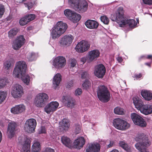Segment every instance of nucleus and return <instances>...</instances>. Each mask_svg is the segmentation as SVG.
I'll list each match as a JSON object with an SVG mask.
<instances>
[{
	"label": "nucleus",
	"instance_id": "20e7f679",
	"mask_svg": "<svg viewBox=\"0 0 152 152\" xmlns=\"http://www.w3.org/2000/svg\"><path fill=\"white\" fill-rule=\"evenodd\" d=\"M97 95L99 100L103 102H107L110 99V93L104 86H99L97 89Z\"/></svg>",
	"mask_w": 152,
	"mask_h": 152
},
{
	"label": "nucleus",
	"instance_id": "9b49d317",
	"mask_svg": "<svg viewBox=\"0 0 152 152\" xmlns=\"http://www.w3.org/2000/svg\"><path fill=\"white\" fill-rule=\"evenodd\" d=\"M131 118L134 124L142 127L146 126V122L140 116L135 113L131 114Z\"/></svg>",
	"mask_w": 152,
	"mask_h": 152
},
{
	"label": "nucleus",
	"instance_id": "8fccbe9b",
	"mask_svg": "<svg viewBox=\"0 0 152 152\" xmlns=\"http://www.w3.org/2000/svg\"><path fill=\"white\" fill-rule=\"evenodd\" d=\"M26 7H27L28 10H30L32 8L34 4V3L33 2H28L27 3H24Z\"/></svg>",
	"mask_w": 152,
	"mask_h": 152
},
{
	"label": "nucleus",
	"instance_id": "680f3d73",
	"mask_svg": "<svg viewBox=\"0 0 152 152\" xmlns=\"http://www.w3.org/2000/svg\"><path fill=\"white\" fill-rule=\"evenodd\" d=\"M45 129L44 127H41L40 130L39 132V134L45 133Z\"/></svg>",
	"mask_w": 152,
	"mask_h": 152
},
{
	"label": "nucleus",
	"instance_id": "37998d69",
	"mask_svg": "<svg viewBox=\"0 0 152 152\" xmlns=\"http://www.w3.org/2000/svg\"><path fill=\"white\" fill-rule=\"evenodd\" d=\"M28 22L26 17L25 16L21 18L19 21V23L21 26H24Z\"/></svg>",
	"mask_w": 152,
	"mask_h": 152
},
{
	"label": "nucleus",
	"instance_id": "f3484780",
	"mask_svg": "<svg viewBox=\"0 0 152 152\" xmlns=\"http://www.w3.org/2000/svg\"><path fill=\"white\" fill-rule=\"evenodd\" d=\"M105 72L104 66L102 64H100L95 67L94 73L98 77L102 78L105 75Z\"/></svg>",
	"mask_w": 152,
	"mask_h": 152
},
{
	"label": "nucleus",
	"instance_id": "9d476101",
	"mask_svg": "<svg viewBox=\"0 0 152 152\" xmlns=\"http://www.w3.org/2000/svg\"><path fill=\"white\" fill-rule=\"evenodd\" d=\"M37 125L36 120L34 118L27 120L24 125L25 130L28 133L33 132L35 129Z\"/></svg>",
	"mask_w": 152,
	"mask_h": 152
},
{
	"label": "nucleus",
	"instance_id": "bb28decb",
	"mask_svg": "<svg viewBox=\"0 0 152 152\" xmlns=\"http://www.w3.org/2000/svg\"><path fill=\"white\" fill-rule=\"evenodd\" d=\"M141 94L146 100L149 101L152 99V93L149 91L142 90L141 91Z\"/></svg>",
	"mask_w": 152,
	"mask_h": 152
},
{
	"label": "nucleus",
	"instance_id": "79ce46f5",
	"mask_svg": "<svg viewBox=\"0 0 152 152\" xmlns=\"http://www.w3.org/2000/svg\"><path fill=\"white\" fill-rule=\"evenodd\" d=\"M82 86L84 89H87L89 88V87L91 86V83L88 80H86L83 84Z\"/></svg>",
	"mask_w": 152,
	"mask_h": 152
},
{
	"label": "nucleus",
	"instance_id": "f8f14e48",
	"mask_svg": "<svg viewBox=\"0 0 152 152\" xmlns=\"http://www.w3.org/2000/svg\"><path fill=\"white\" fill-rule=\"evenodd\" d=\"M23 93L22 86L18 84H16L12 87L11 94L15 98H20Z\"/></svg>",
	"mask_w": 152,
	"mask_h": 152
},
{
	"label": "nucleus",
	"instance_id": "4c0bfd02",
	"mask_svg": "<svg viewBox=\"0 0 152 152\" xmlns=\"http://www.w3.org/2000/svg\"><path fill=\"white\" fill-rule=\"evenodd\" d=\"M7 94V92L0 91V104L5 100Z\"/></svg>",
	"mask_w": 152,
	"mask_h": 152
},
{
	"label": "nucleus",
	"instance_id": "052dcab7",
	"mask_svg": "<svg viewBox=\"0 0 152 152\" xmlns=\"http://www.w3.org/2000/svg\"><path fill=\"white\" fill-rule=\"evenodd\" d=\"M76 61L75 59H72L71 63V66L72 67H74L76 65Z\"/></svg>",
	"mask_w": 152,
	"mask_h": 152
},
{
	"label": "nucleus",
	"instance_id": "09e8293b",
	"mask_svg": "<svg viewBox=\"0 0 152 152\" xmlns=\"http://www.w3.org/2000/svg\"><path fill=\"white\" fill-rule=\"evenodd\" d=\"M75 132L76 134L80 133L81 131V126L79 124H75Z\"/></svg>",
	"mask_w": 152,
	"mask_h": 152
},
{
	"label": "nucleus",
	"instance_id": "f257e3e1",
	"mask_svg": "<svg viewBox=\"0 0 152 152\" xmlns=\"http://www.w3.org/2000/svg\"><path fill=\"white\" fill-rule=\"evenodd\" d=\"M26 66V63L24 61H20L17 62L16 63L13 74L17 77L20 76L23 83L28 85L30 84L31 78L28 75L25 74Z\"/></svg>",
	"mask_w": 152,
	"mask_h": 152
},
{
	"label": "nucleus",
	"instance_id": "72a5a7b5",
	"mask_svg": "<svg viewBox=\"0 0 152 152\" xmlns=\"http://www.w3.org/2000/svg\"><path fill=\"white\" fill-rule=\"evenodd\" d=\"M124 21L125 23L123 25V26L126 24H128L129 26L131 27H133L136 25L135 21L134 19L126 20L124 17Z\"/></svg>",
	"mask_w": 152,
	"mask_h": 152
},
{
	"label": "nucleus",
	"instance_id": "a19ab883",
	"mask_svg": "<svg viewBox=\"0 0 152 152\" xmlns=\"http://www.w3.org/2000/svg\"><path fill=\"white\" fill-rule=\"evenodd\" d=\"M45 111L48 114H50V112L54 111L50 105H49V103L46 105L45 107Z\"/></svg>",
	"mask_w": 152,
	"mask_h": 152
},
{
	"label": "nucleus",
	"instance_id": "e2e57ef3",
	"mask_svg": "<svg viewBox=\"0 0 152 152\" xmlns=\"http://www.w3.org/2000/svg\"><path fill=\"white\" fill-rule=\"evenodd\" d=\"M114 145V142L113 141H110V143L107 145V148H110L112 147Z\"/></svg>",
	"mask_w": 152,
	"mask_h": 152
},
{
	"label": "nucleus",
	"instance_id": "bf43d9fd",
	"mask_svg": "<svg viewBox=\"0 0 152 152\" xmlns=\"http://www.w3.org/2000/svg\"><path fill=\"white\" fill-rule=\"evenodd\" d=\"M143 2L145 4L151 5L152 4V0H142Z\"/></svg>",
	"mask_w": 152,
	"mask_h": 152
},
{
	"label": "nucleus",
	"instance_id": "338daca9",
	"mask_svg": "<svg viewBox=\"0 0 152 152\" xmlns=\"http://www.w3.org/2000/svg\"><path fill=\"white\" fill-rule=\"evenodd\" d=\"M117 61L120 63H121L123 61V59L122 57L120 56H118L117 58Z\"/></svg>",
	"mask_w": 152,
	"mask_h": 152
},
{
	"label": "nucleus",
	"instance_id": "69168bd1",
	"mask_svg": "<svg viewBox=\"0 0 152 152\" xmlns=\"http://www.w3.org/2000/svg\"><path fill=\"white\" fill-rule=\"evenodd\" d=\"M86 57H84L81 58L80 59L81 61L83 62V64H84L86 62Z\"/></svg>",
	"mask_w": 152,
	"mask_h": 152
},
{
	"label": "nucleus",
	"instance_id": "e433bc0d",
	"mask_svg": "<svg viewBox=\"0 0 152 152\" xmlns=\"http://www.w3.org/2000/svg\"><path fill=\"white\" fill-rule=\"evenodd\" d=\"M40 150L39 143L38 142H34L32 146V152H38Z\"/></svg>",
	"mask_w": 152,
	"mask_h": 152
},
{
	"label": "nucleus",
	"instance_id": "aec40b11",
	"mask_svg": "<svg viewBox=\"0 0 152 152\" xmlns=\"http://www.w3.org/2000/svg\"><path fill=\"white\" fill-rule=\"evenodd\" d=\"M16 124L14 122H10L8 124L7 133L9 138H11L15 134Z\"/></svg>",
	"mask_w": 152,
	"mask_h": 152
},
{
	"label": "nucleus",
	"instance_id": "b1692460",
	"mask_svg": "<svg viewBox=\"0 0 152 152\" xmlns=\"http://www.w3.org/2000/svg\"><path fill=\"white\" fill-rule=\"evenodd\" d=\"M140 111L145 115L151 114L152 113V105L144 104Z\"/></svg>",
	"mask_w": 152,
	"mask_h": 152
},
{
	"label": "nucleus",
	"instance_id": "864d4df0",
	"mask_svg": "<svg viewBox=\"0 0 152 152\" xmlns=\"http://www.w3.org/2000/svg\"><path fill=\"white\" fill-rule=\"evenodd\" d=\"M6 80L2 78H0V89L3 88L5 85Z\"/></svg>",
	"mask_w": 152,
	"mask_h": 152
},
{
	"label": "nucleus",
	"instance_id": "49530a36",
	"mask_svg": "<svg viewBox=\"0 0 152 152\" xmlns=\"http://www.w3.org/2000/svg\"><path fill=\"white\" fill-rule=\"evenodd\" d=\"M11 65L12 64L10 61L7 60L4 63V67L5 69L6 70L9 69L10 68Z\"/></svg>",
	"mask_w": 152,
	"mask_h": 152
},
{
	"label": "nucleus",
	"instance_id": "c756f323",
	"mask_svg": "<svg viewBox=\"0 0 152 152\" xmlns=\"http://www.w3.org/2000/svg\"><path fill=\"white\" fill-rule=\"evenodd\" d=\"M118 144L120 147L122 148L126 151L128 152L131 151V150L130 146L125 142L122 141H120Z\"/></svg>",
	"mask_w": 152,
	"mask_h": 152
},
{
	"label": "nucleus",
	"instance_id": "c9c22d12",
	"mask_svg": "<svg viewBox=\"0 0 152 152\" xmlns=\"http://www.w3.org/2000/svg\"><path fill=\"white\" fill-rule=\"evenodd\" d=\"M135 145L136 148L140 152H149L146 147H142L140 143H136Z\"/></svg>",
	"mask_w": 152,
	"mask_h": 152
},
{
	"label": "nucleus",
	"instance_id": "6e6d98bb",
	"mask_svg": "<svg viewBox=\"0 0 152 152\" xmlns=\"http://www.w3.org/2000/svg\"><path fill=\"white\" fill-rule=\"evenodd\" d=\"M73 85V81L72 80H71L67 83L66 86V88L69 89L72 87Z\"/></svg>",
	"mask_w": 152,
	"mask_h": 152
},
{
	"label": "nucleus",
	"instance_id": "4468645a",
	"mask_svg": "<svg viewBox=\"0 0 152 152\" xmlns=\"http://www.w3.org/2000/svg\"><path fill=\"white\" fill-rule=\"evenodd\" d=\"M66 60L63 56H59L55 58L53 60V65L56 68L64 67L66 64Z\"/></svg>",
	"mask_w": 152,
	"mask_h": 152
},
{
	"label": "nucleus",
	"instance_id": "0e129e2a",
	"mask_svg": "<svg viewBox=\"0 0 152 152\" xmlns=\"http://www.w3.org/2000/svg\"><path fill=\"white\" fill-rule=\"evenodd\" d=\"M142 76V75L141 74H136L134 75V77L135 79L137 80L140 77H141Z\"/></svg>",
	"mask_w": 152,
	"mask_h": 152
},
{
	"label": "nucleus",
	"instance_id": "4be33fe9",
	"mask_svg": "<svg viewBox=\"0 0 152 152\" xmlns=\"http://www.w3.org/2000/svg\"><path fill=\"white\" fill-rule=\"evenodd\" d=\"M100 150V145L98 143L91 144L89 145L86 149V152H98Z\"/></svg>",
	"mask_w": 152,
	"mask_h": 152
},
{
	"label": "nucleus",
	"instance_id": "6ab92c4d",
	"mask_svg": "<svg viewBox=\"0 0 152 152\" xmlns=\"http://www.w3.org/2000/svg\"><path fill=\"white\" fill-rule=\"evenodd\" d=\"M25 106L23 104L17 105L11 108V112L14 114H19L25 111Z\"/></svg>",
	"mask_w": 152,
	"mask_h": 152
},
{
	"label": "nucleus",
	"instance_id": "de8ad7c7",
	"mask_svg": "<svg viewBox=\"0 0 152 152\" xmlns=\"http://www.w3.org/2000/svg\"><path fill=\"white\" fill-rule=\"evenodd\" d=\"M28 22L33 20L35 18V15L34 14H30L26 16Z\"/></svg>",
	"mask_w": 152,
	"mask_h": 152
},
{
	"label": "nucleus",
	"instance_id": "a211bd4d",
	"mask_svg": "<svg viewBox=\"0 0 152 152\" xmlns=\"http://www.w3.org/2000/svg\"><path fill=\"white\" fill-rule=\"evenodd\" d=\"M99 55L100 52L98 50H94L90 51L88 56V61L89 62L96 60L99 56Z\"/></svg>",
	"mask_w": 152,
	"mask_h": 152
},
{
	"label": "nucleus",
	"instance_id": "ddd939ff",
	"mask_svg": "<svg viewBox=\"0 0 152 152\" xmlns=\"http://www.w3.org/2000/svg\"><path fill=\"white\" fill-rule=\"evenodd\" d=\"M90 47V44L88 42L82 40L78 43L75 48L77 51L78 52L83 53L87 51Z\"/></svg>",
	"mask_w": 152,
	"mask_h": 152
},
{
	"label": "nucleus",
	"instance_id": "7ed1b4c3",
	"mask_svg": "<svg viewBox=\"0 0 152 152\" xmlns=\"http://www.w3.org/2000/svg\"><path fill=\"white\" fill-rule=\"evenodd\" d=\"M69 5L76 11L83 13L87 11L88 4L85 0H69Z\"/></svg>",
	"mask_w": 152,
	"mask_h": 152
},
{
	"label": "nucleus",
	"instance_id": "c03bdc74",
	"mask_svg": "<svg viewBox=\"0 0 152 152\" xmlns=\"http://www.w3.org/2000/svg\"><path fill=\"white\" fill-rule=\"evenodd\" d=\"M49 105H50L52 108L55 111L59 105L58 103L57 102H52L49 103Z\"/></svg>",
	"mask_w": 152,
	"mask_h": 152
},
{
	"label": "nucleus",
	"instance_id": "2eb2a0df",
	"mask_svg": "<svg viewBox=\"0 0 152 152\" xmlns=\"http://www.w3.org/2000/svg\"><path fill=\"white\" fill-rule=\"evenodd\" d=\"M73 39L74 37L71 35H65L61 38L59 43L61 47L68 46Z\"/></svg>",
	"mask_w": 152,
	"mask_h": 152
},
{
	"label": "nucleus",
	"instance_id": "0eeeda50",
	"mask_svg": "<svg viewBox=\"0 0 152 152\" xmlns=\"http://www.w3.org/2000/svg\"><path fill=\"white\" fill-rule=\"evenodd\" d=\"M19 143L22 145L21 152H31L30 138L27 137H19L18 139Z\"/></svg>",
	"mask_w": 152,
	"mask_h": 152
},
{
	"label": "nucleus",
	"instance_id": "5701e85b",
	"mask_svg": "<svg viewBox=\"0 0 152 152\" xmlns=\"http://www.w3.org/2000/svg\"><path fill=\"white\" fill-rule=\"evenodd\" d=\"M133 101L135 107L137 110H140L144 105L141 99L137 96H135L133 98Z\"/></svg>",
	"mask_w": 152,
	"mask_h": 152
},
{
	"label": "nucleus",
	"instance_id": "473e14b6",
	"mask_svg": "<svg viewBox=\"0 0 152 152\" xmlns=\"http://www.w3.org/2000/svg\"><path fill=\"white\" fill-rule=\"evenodd\" d=\"M18 29L15 28L11 29L8 32V37L10 38H12L17 34Z\"/></svg>",
	"mask_w": 152,
	"mask_h": 152
},
{
	"label": "nucleus",
	"instance_id": "dca6fc26",
	"mask_svg": "<svg viewBox=\"0 0 152 152\" xmlns=\"http://www.w3.org/2000/svg\"><path fill=\"white\" fill-rule=\"evenodd\" d=\"M25 39L23 35H20L17 37L12 44L13 48L17 50L19 49L24 44Z\"/></svg>",
	"mask_w": 152,
	"mask_h": 152
},
{
	"label": "nucleus",
	"instance_id": "a878e982",
	"mask_svg": "<svg viewBox=\"0 0 152 152\" xmlns=\"http://www.w3.org/2000/svg\"><path fill=\"white\" fill-rule=\"evenodd\" d=\"M85 143V140L83 137H80L75 140L74 144L76 147L79 149L82 148Z\"/></svg>",
	"mask_w": 152,
	"mask_h": 152
},
{
	"label": "nucleus",
	"instance_id": "c85d7f7f",
	"mask_svg": "<svg viewBox=\"0 0 152 152\" xmlns=\"http://www.w3.org/2000/svg\"><path fill=\"white\" fill-rule=\"evenodd\" d=\"M60 129L62 130H66L69 127V120L66 119H64L59 123Z\"/></svg>",
	"mask_w": 152,
	"mask_h": 152
},
{
	"label": "nucleus",
	"instance_id": "39448f33",
	"mask_svg": "<svg viewBox=\"0 0 152 152\" xmlns=\"http://www.w3.org/2000/svg\"><path fill=\"white\" fill-rule=\"evenodd\" d=\"M48 99L49 97L46 93H39L36 96L35 98V104L38 107H43L48 102Z\"/></svg>",
	"mask_w": 152,
	"mask_h": 152
},
{
	"label": "nucleus",
	"instance_id": "2f4dec72",
	"mask_svg": "<svg viewBox=\"0 0 152 152\" xmlns=\"http://www.w3.org/2000/svg\"><path fill=\"white\" fill-rule=\"evenodd\" d=\"M61 141L62 143L67 147L70 146L71 141L68 137L66 136H63L61 138Z\"/></svg>",
	"mask_w": 152,
	"mask_h": 152
},
{
	"label": "nucleus",
	"instance_id": "58836bf2",
	"mask_svg": "<svg viewBox=\"0 0 152 152\" xmlns=\"http://www.w3.org/2000/svg\"><path fill=\"white\" fill-rule=\"evenodd\" d=\"M74 12H72L70 10L67 9L64 11V13L65 15L67 18L70 20L71 19H72L71 17L74 13Z\"/></svg>",
	"mask_w": 152,
	"mask_h": 152
},
{
	"label": "nucleus",
	"instance_id": "412c9836",
	"mask_svg": "<svg viewBox=\"0 0 152 152\" xmlns=\"http://www.w3.org/2000/svg\"><path fill=\"white\" fill-rule=\"evenodd\" d=\"M63 102L67 105L68 107H73L75 104V100L72 98L64 96L62 98Z\"/></svg>",
	"mask_w": 152,
	"mask_h": 152
},
{
	"label": "nucleus",
	"instance_id": "3c124183",
	"mask_svg": "<svg viewBox=\"0 0 152 152\" xmlns=\"http://www.w3.org/2000/svg\"><path fill=\"white\" fill-rule=\"evenodd\" d=\"M89 74L87 71H83L81 73V78L82 79H86L88 77Z\"/></svg>",
	"mask_w": 152,
	"mask_h": 152
},
{
	"label": "nucleus",
	"instance_id": "ea45409f",
	"mask_svg": "<svg viewBox=\"0 0 152 152\" xmlns=\"http://www.w3.org/2000/svg\"><path fill=\"white\" fill-rule=\"evenodd\" d=\"M114 113L118 115H123L124 114V109L119 107L115 108L114 110Z\"/></svg>",
	"mask_w": 152,
	"mask_h": 152
},
{
	"label": "nucleus",
	"instance_id": "f03ea898",
	"mask_svg": "<svg viewBox=\"0 0 152 152\" xmlns=\"http://www.w3.org/2000/svg\"><path fill=\"white\" fill-rule=\"evenodd\" d=\"M67 25L62 21H58L52 28L51 36L53 39H55L59 37L66 31Z\"/></svg>",
	"mask_w": 152,
	"mask_h": 152
},
{
	"label": "nucleus",
	"instance_id": "1a4fd4ad",
	"mask_svg": "<svg viewBox=\"0 0 152 152\" xmlns=\"http://www.w3.org/2000/svg\"><path fill=\"white\" fill-rule=\"evenodd\" d=\"M113 124L116 129L121 130H124L129 128V124L126 121L119 118L114 119Z\"/></svg>",
	"mask_w": 152,
	"mask_h": 152
},
{
	"label": "nucleus",
	"instance_id": "774afa93",
	"mask_svg": "<svg viewBox=\"0 0 152 152\" xmlns=\"http://www.w3.org/2000/svg\"><path fill=\"white\" fill-rule=\"evenodd\" d=\"M110 152H118V151L117 150L114 149L111 151Z\"/></svg>",
	"mask_w": 152,
	"mask_h": 152
},
{
	"label": "nucleus",
	"instance_id": "603ef678",
	"mask_svg": "<svg viewBox=\"0 0 152 152\" xmlns=\"http://www.w3.org/2000/svg\"><path fill=\"white\" fill-rule=\"evenodd\" d=\"M140 143L142 147H147L150 145V142L148 140L143 141L142 143Z\"/></svg>",
	"mask_w": 152,
	"mask_h": 152
},
{
	"label": "nucleus",
	"instance_id": "6e6552de",
	"mask_svg": "<svg viewBox=\"0 0 152 152\" xmlns=\"http://www.w3.org/2000/svg\"><path fill=\"white\" fill-rule=\"evenodd\" d=\"M111 20L112 21L116 22L120 27H123L124 24V13L122 10H118L115 14L112 15Z\"/></svg>",
	"mask_w": 152,
	"mask_h": 152
},
{
	"label": "nucleus",
	"instance_id": "cd10ccee",
	"mask_svg": "<svg viewBox=\"0 0 152 152\" xmlns=\"http://www.w3.org/2000/svg\"><path fill=\"white\" fill-rule=\"evenodd\" d=\"M61 80V76L59 73L57 74L54 77L53 83V86L56 88L59 84Z\"/></svg>",
	"mask_w": 152,
	"mask_h": 152
},
{
	"label": "nucleus",
	"instance_id": "393cba45",
	"mask_svg": "<svg viewBox=\"0 0 152 152\" xmlns=\"http://www.w3.org/2000/svg\"><path fill=\"white\" fill-rule=\"evenodd\" d=\"M87 27L90 29H96L98 26L99 24L96 21L88 20L85 23Z\"/></svg>",
	"mask_w": 152,
	"mask_h": 152
},
{
	"label": "nucleus",
	"instance_id": "5fc2aeb1",
	"mask_svg": "<svg viewBox=\"0 0 152 152\" xmlns=\"http://www.w3.org/2000/svg\"><path fill=\"white\" fill-rule=\"evenodd\" d=\"M4 8L3 5L0 4V18L4 14Z\"/></svg>",
	"mask_w": 152,
	"mask_h": 152
},
{
	"label": "nucleus",
	"instance_id": "7c9ffc66",
	"mask_svg": "<svg viewBox=\"0 0 152 152\" xmlns=\"http://www.w3.org/2000/svg\"><path fill=\"white\" fill-rule=\"evenodd\" d=\"M71 17L72 19H71L70 20L74 23L79 21L81 18V15L75 12H74V13Z\"/></svg>",
	"mask_w": 152,
	"mask_h": 152
},
{
	"label": "nucleus",
	"instance_id": "4d7b16f0",
	"mask_svg": "<svg viewBox=\"0 0 152 152\" xmlns=\"http://www.w3.org/2000/svg\"><path fill=\"white\" fill-rule=\"evenodd\" d=\"M82 92V89L80 88H78L76 90L75 94V95L77 96L81 94Z\"/></svg>",
	"mask_w": 152,
	"mask_h": 152
},
{
	"label": "nucleus",
	"instance_id": "f704fd0d",
	"mask_svg": "<svg viewBox=\"0 0 152 152\" xmlns=\"http://www.w3.org/2000/svg\"><path fill=\"white\" fill-rule=\"evenodd\" d=\"M26 56L29 61H32L36 58L37 55L34 52H29L27 53Z\"/></svg>",
	"mask_w": 152,
	"mask_h": 152
},
{
	"label": "nucleus",
	"instance_id": "a18cd8bd",
	"mask_svg": "<svg viewBox=\"0 0 152 152\" xmlns=\"http://www.w3.org/2000/svg\"><path fill=\"white\" fill-rule=\"evenodd\" d=\"M101 21L105 24H107L109 22V19L106 16H103L100 17Z\"/></svg>",
	"mask_w": 152,
	"mask_h": 152
},
{
	"label": "nucleus",
	"instance_id": "423d86ee",
	"mask_svg": "<svg viewBox=\"0 0 152 152\" xmlns=\"http://www.w3.org/2000/svg\"><path fill=\"white\" fill-rule=\"evenodd\" d=\"M48 99L49 97L46 93H39L36 96L35 98V104L38 107H43L48 102Z\"/></svg>",
	"mask_w": 152,
	"mask_h": 152
},
{
	"label": "nucleus",
	"instance_id": "13d9d810",
	"mask_svg": "<svg viewBox=\"0 0 152 152\" xmlns=\"http://www.w3.org/2000/svg\"><path fill=\"white\" fill-rule=\"evenodd\" d=\"M43 152H54V151L52 148H47Z\"/></svg>",
	"mask_w": 152,
	"mask_h": 152
}]
</instances>
